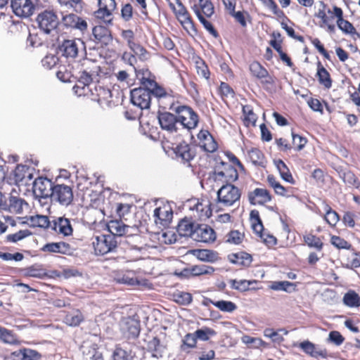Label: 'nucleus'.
<instances>
[{"label":"nucleus","mask_w":360,"mask_h":360,"mask_svg":"<svg viewBox=\"0 0 360 360\" xmlns=\"http://www.w3.org/2000/svg\"><path fill=\"white\" fill-rule=\"evenodd\" d=\"M11 8L17 16L28 18L34 13L36 4L34 0H11Z\"/></svg>","instance_id":"nucleus-22"},{"label":"nucleus","mask_w":360,"mask_h":360,"mask_svg":"<svg viewBox=\"0 0 360 360\" xmlns=\"http://www.w3.org/2000/svg\"><path fill=\"white\" fill-rule=\"evenodd\" d=\"M94 72V71L88 70V69H84L81 71L77 83L75 86V88H82L84 90L86 87L90 91V89L92 88L95 84L92 82V76Z\"/></svg>","instance_id":"nucleus-38"},{"label":"nucleus","mask_w":360,"mask_h":360,"mask_svg":"<svg viewBox=\"0 0 360 360\" xmlns=\"http://www.w3.org/2000/svg\"><path fill=\"white\" fill-rule=\"evenodd\" d=\"M140 322L136 319L128 316L123 318L120 323V331L127 340H134L140 334Z\"/></svg>","instance_id":"nucleus-17"},{"label":"nucleus","mask_w":360,"mask_h":360,"mask_svg":"<svg viewBox=\"0 0 360 360\" xmlns=\"http://www.w3.org/2000/svg\"><path fill=\"white\" fill-rule=\"evenodd\" d=\"M193 221L194 220L193 219H188L187 217L181 219L177 226V231L179 234L181 236L191 238L197 224Z\"/></svg>","instance_id":"nucleus-34"},{"label":"nucleus","mask_w":360,"mask_h":360,"mask_svg":"<svg viewBox=\"0 0 360 360\" xmlns=\"http://www.w3.org/2000/svg\"><path fill=\"white\" fill-rule=\"evenodd\" d=\"M248 200L251 205L264 206L270 202L274 196L271 192L264 188H255L247 194Z\"/></svg>","instance_id":"nucleus-20"},{"label":"nucleus","mask_w":360,"mask_h":360,"mask_svg":"<svg viewBox=\"0 0 360 360\" xmlns=\"http://www.w3.org/2000/svg\"><path fill=\"white\" fill-rule=\"evenodd\" d=\"M158 122L160 128L174 138L183 136L175 113L170 112H158Z\"/></svg>","instance_id":"nucleus-6"},{"label":"nucleus","mask_w":360,"mask_h":360,"mask_svg":"<svg viewBox=\"0 0 360 360\" xmlns=\"http://www.w3.org/2000/svg\"><path fill=\"white\" fill-rule=\"evenodd\" d=\"M207 302L208 303L212 304L218 309L223 312L231 313L237 309V305L231 302L228 300H213L212 299H207Z\"/></svg>","instance_id":"nucleus-48"},{"label":"nucleus","mask_w":360,"mask_h":360,"mask_svg":"<svg viewBox=\"0 0 360 360\" xmlns=\"http://www.w3.org/2000/svg\"><path fill=\"white\" fill-rule=\"evenodd\" d=\"M191 253L202 262H214L217 259V254L207 249H194L191 250Z\"/></svg>","instance_id":"nucleus-44"},{"label":"nucleus","mask_w":360,"mask_h":360,"mask_svg":"<svg viewBox=\"0 0 360 360\" xmlns=\"http://www.w3.org/2000/svg\"><path fill=\"white\" fill-rule=\"evenodd\" d=\"M248 158L251 162L256 166H265V156L261 150L252 148L248 152Z\"/></svg>","instance_id":"nucleus-52"},{"label":"nucleus","mask_w":360,"mask_h":360,"mask_svg":"<svg viewBox=\"0 0 360 360\" xmlns=\"http://www.w3.org/2000/svg\"><path fill=\"white\" fill-rule=\"evenodd\" d=\"M29 166L24 165H18L13 171V178L15 182H21L26 177L30 178L32 174L30 173Z\"/></svg>","instance_id":"nucleus-55"},{"label":"nucleus","mask_w":360,"mask_h":360,"mask_svg":"<svg viewBox=\"0 0 360 360\" xmlns=\"http://www.w3.org/2000/svg\"><path fill=\"white\" fill-rule=\"evenodd\" d=\"M84 318L80 310L72 309L71 311L66 312L64 318L63 323L72 327L78 326Z\"/></svg>","instance_id":"nucleus-39"},{"label":"nucleus","mask_w":360,"mask_h":360,"mask_svg":"<svg viewBox=\"0 0 360 360\" xmlns=\"http://www.w3.org/2000/svg\"><path fill=\"white\" fill-rule=\"evenodd\" d=\"M250 221L253 231L257 236H259L262 240V241L266 245L272 247L276 245V238L272 235L264 233L263 223L260 218L259 212L258 210H251L250 213Z\"/></svg>","instance_id":"nucleus-8"},{"label":"nucleus","mask_w":360,"mask_h":360,"mask_svg":"<svg viewBox=\"0 0 360 360\" xmlns=\"http://www.w3.org/2000/svg\"><path fill=\"white\" fill-rule=\"evenodd\" d=\"M81 350L84 360H104L103 354L95 344L83 345Z\"/></svg>","instance_id":"nucleus-33"},{"label":"nucleus","mask_w":360,"mask_h":360,"mask_svg":"<svg viewBox=\"0 0 360 360\" xmlns=\"http://www.w3.org/2000/svg\"><path fill=\"white\" fill-rule=\"evenodd\" d=\"M173 151L176 160L187 167L191 166V161L194 160L197 155L196 146L189 144L186 141L179 143L173 148Z\"/></svg>","instance_id":"nucleus-10"},{"label":"nucleus","mask_w":360,"mask_h":360,"mask_svg":"<svg viewBox=\"0 0 360 360\" xmlns=\"http://www.w3.org/2000/svg\"><path fill=\"white\" fill-rule=\"evenodd\" d=\"M53 183L46 177H38L33 184L34 193L40 198H48L52 195V191L54 187Z\"/></svg>","instance_id":"nucleus-25"},{"label":"nucleus","mask_w":360,"mask_h":360,"mask_svg":"<svg viewBox=\"0 0 360 360\" xmlns=\"http://www.w3.org/2000/svg\"><path fill=\"white\" fill-rule=\"evenodd\" d=\"M241 191L232 184H224L217 191L218 202L225 207H230L238 202Z\"/></svg>","instance_id":"nucleus-7"},{"label":"nucleus","mask_w":360,"mask_h":360,"mask_svg":"<svg viewBox=\"0 0 360 360\" xmlns=\"http://www.w3.org/2000/svg\"><path fill=\"white\" fill-rule=\"evenodd\" d=\"M147 350L153 357L160 359L163 356L165 347L161 345L160 338L155 336L148 342Z\"/></svg>","instance_id":"nucleus-41"},{"label":"nucleus","mask_w":360,"mask_h":360,"mask_svg":"<svg viewBox=\"0 0 360 360\" xmlns=\"http://www.w3.org/2000/svg\"><path fill=\"white\" fill-rule=\"evenodd\" d=\"M60 24L67 29L78 30L82 33L88 30V24L86 20L75 13H68L63 15Z\"/></svg>","instance_id":"nucleus-23"},{"label":"nucleus","mask_w":360,"mask_h":360,"mask_svg":"<svg viewBox=\"0 0 360 360\" xmlns=\"http://www.w3.org/2000/svg\"><path fill=\"white\" fill-rule=\"evenodd\" d=\"M24 275L29 277L42 278L46 276L45 270L41 266L34 264L24 269Z\"/></svg>","instance_id":"nucleus-60"},{"label":"nucleus","mask_w":360,"mask_h":360,"mask_svg":"<svg viewBox=\"0 0 360 360\" xmlns=\"http://www.w3.org/2000/svg\"><path fill=\"white\" fill-rule=\"evenodd\" d=\"M194 334L197 340L207 341L211 337L216 335L217 332L211 328L204 326L200 329L196 330Z\"/></svg>","instance_id":"nucleus-64"},{"label":"nucleus","mask_w":360,"mask_h":360,"mask_svg":"<svg viewBox=\"0 0 360 360\" xmlns=\"http://www.w3.org/2000/svg\"><path fill=\"white\" fill-rule=\"evenodd\" d=\"M90 91L93 99L97 101L100 104L111 105L112 104L114 105L115 103L111 90L105 86L103 84H101L100 82L95 83L94 86L90 89Z\"/></svg>","instance_id":"nucleus-16"},{"label":"nucleus","mask_w":360,"mask_h":360,"mask_svg":"<svg viewBox=\"0 0 360 360\" xmlns=\"http://www.w3.org/2000/svg\"><path fill=\"white\" fill-rule=\"evenodd\" d=\"M168 2L169 6L173 11L176 18L181 15L188 12L186 6L182 4L181 0H166Z\"/></svg>","instance_id":"nucleus-63"},{"label":"nucleus","mask_w":360,"mask_h":360,"mask_svg":"<svg viewBox=\"0 0 360 360\" xmlns=\"http://www.w3.org/2000/svg\"><path fill=\"white\" fill-rule=\"evenodd\" d=\"M117 240L112 235L101 234L92 238L94 252L97 255H103L112 252L117 248Z\"/></svg>","instance_id":"nucleus-9"},{"label":"nucleus","mask_w":360,"mask_h":360,"mask_svg":"<svg viewBox=\"0 0 360 360\" xmlns=\"http://www.w3.org/2000/svg\"><path fill=\"white\" fill-rule=\"evenodd\" d=\"M229 14L243 28L247 27L248 21L251 22V16L247 11H236L234 10L233 12H231Z\"/></svg>","instance_id":"nucleus-56"},{"label":"nucleus","mask_w":360,"mask_h":360,"mask_svg":"<svg viewBox=\"0 0 360 360\" xmlns=\"http://www.w3.org/2000/svg\"><path fill=\"white\" fill-rule=\"evenodd\" d=\"M197 338L194 333H188L185 335L182 339L181 344L180 345V349L182 352L188 353L192 349H195L197 347Z\"/></svg>","instance_id":"nucleus-50"},{"label":"nucleus","mask_w":360,"mask_h":360,"mask_svg":"<svg viewBox=\"0 0 360 360\" xmlns=\"http://www.w3.org/2000/svg\"><path fill=\"white\" fill-rule=\"evenodd\" d=\"M317 72L316 77L319 82L323 85L326 89H330L332 86L333 80L331 79L329 72L323 67L321 61L316 63Z\"/></svg>","instance_id":"nucleus-40"},{"label":"nucleus","mask_w":360,"mask_h":360,"mask_svg":"<svg viewBox=\"0 0 360 360\" xmlns=\"http://www.w3.org/2000/svg\"><path fill=\"white\" fill-rule=\"evenodd\" d=\"M98 8L94 11L93 17L98 23L112 25L114 13L117 9L116 0H98Z\"/></svg>","instance_id":"nucleus-5"},{"label":"nucleus","mask_w":360,"mask_h":360,"mask_svg":"<svg viewBox=\"0 0 360 360\" xmlns=\"http://www.w3.org/2000/svg\"><path fill=\"white\" fill-rule=\"evenodd\" d=\"M252 77L261 81L264 87L268 88L275 84V77L270 75L268 70L259 62L253 61L249 66Z\"/></svg>","instance_id":"nucleus-19"},{"label":"nucleus","mask_w":360,"mask_h":360,"mask_svg":"<svg viewBox=\"0 0 360 360\" xmlns=\"http://www.w3.org/2000/svg\"><path fill=\"white\" fill-rule=\"evenodd\" d=\"M0 340L11 345H19L21 342L13 331L0 326Z\"/></svg>","instance_id":"nucleus-46"},{"label":"nucleus","mask_w":360,"mask_h":360,"mask_svg":"<svg viewBox=\"0 0 360 360\" xmlns=\"http://www.w3.org/2000/svg\"><path fill=\"white\" fill-rule=\"evenodd\" d=\"M269 288L273 290L278 291L283 290L287 292L296 290L297 285L295 283H292L287 281H273L269 285Z\"/></svg>","instance_id":"nucleus-54"},{"label":"nucleus","mask_w":360,"mask_h":360,"mask_svg":"<svg viewBox=\"0 0 360 360\" xmlns=\"http://www.w3.org/2000/svg\"><path fill=\"white\" fill-rule=\"evenodd\" d=\"M191 238L198 243L211 244L215 242L217 233L210 225L197 224Z\"/></svg>","instance_id":"nucleus-14"},{"label":"nucleus","mask_w":360,"mask_h":360,"mask_svg":"<svg viewBox=\"0 0 360 360\" xmlns=\"http://www.w3.org/2000/svg\"><path fill=\"white\" fill-rule=\"evenodd\" d=\"M193 60L195 64L197 74L200 77L205 78L206 80H209L211 73L205 61L198 56H193Z\"/></svg>","instance_id":"nucleus-45"},{"label":"nucleus","mask_w":360,"mask_h":360,"mask_svg":"<svg viewBox=\"0 0 360 360\" xmlns=\"http://www.w3.org/2000/svg\"><path fill=\"white\" fill-rule=\"evenodd\" d=\"M299 347L312 357L326 358L328 356V352L326 349L317 350L315 345L309 340L300 342Z\"/></svg>","instance_id":"nucleus-36"},{"label":"nucleus","mask_w":360,"mask_h":360,"mask_svg":"<svg viewBox=\"0 0 360 360\" xmlns=\"http://www.w3.org/2000/svg\"><path fill=\"white\" fill-rule=\"evenodd\" d=\"M154 221L157 225L167 227L169 225L173 217V211L170 206H160L154 210Z\"/></svg>","instance_id":"nucleus-28"},{"label":"nucleus","mask_w":360,"mask_h":360,"mask_svg":"<svg viewBox=\"0 0 360 360\" xmlns=\"http://www.w3.org/2000/svg\"><path fill=\"white\" fill-rule=\"evenodd\" d=\"M136 11L131 3H123L121 4L120 18L124 22L131 21Z\"/></svg>","instance_id":"nucleus-57"},{"label":"nucleus","mask_w":360,"mask_h":360,"mask_svg":"<svg viewBox=\"0 0 360 360\" xmlns=\"http://www.w3.org/2000/svg\"><path fill=\"white\" fill-rule=\"evenodd\" d=\"M176 18L187 32H196L194 21L189 12L181 15Z\"/></svg>","instance_id":"nucleus-53"},{"label":"nucleus","mask_w":360,"mask_h":360,"mask_svg":"<svg viewBox=\"0 0 360 360\" xmlns=\"http://www.w3.org/2000/svg\"><path fill=\"white\" fill-rule=\"evenodd\" d=\"M274 164L279 172V174L281 179L283 181L290 184L291 185H295L296 184V181L292 176L291 172L282 160L279 159L275 160Z\"/></svg>","instance_id":"nucleus-42"},{"label":"nucleus","mask_w":360,"mask_h":360,"mask_svg":"<svg viewBox=\"0 0 360 360\" xmlns=\"http://www.w3.org/2000/svg\"><path fill=\"white\" fill-rule=\"evenodd\" d=\"M230 260L232 263L248 267L252 262V257L250 254L245 252H238L233 253L230 255Z\"/></svg>","instance_id":"nucleus-43"},{"label":"nucleus","mask_w":360,"mask_h":360,"mask_svg":"<svg viewBox=\"0 0 360 360\" xmlns=\"http://www.w3.org/2000/svg\"><path fill=\"white\" fill-rule=\"evenodd\" d=\"M82 44L80 39H64L58 46L62 56L67 58H75L79 53V44Z\"/></svg>","instance_id":"nucleus-27"},{"label":"nucleus","mask_w":360,"mask_h":360,"mask_svg":"<svg viewBox=\"0 0 360 360\" xmlns=\"http://www.w3.org/2000/svg\"><path fill=\"white\" fill-rule=\"evenodd\" d=\"M131 230L134 233H128L125 237L124 243H126L130 249L141 251L146 250L148 247L147 238L139 234V229L137 226H131Z\"/></svg>","instance_id":"nucleus-21"},{"label":"nucleus","mask_w":360,"mask_h":360,"mask_svg":"<svg viewBox=\"0 0 360 360\" xmlns=\"http://www.w3.org/2000/svg\"><path fill=\"white\" fill-rule=\"evenodd\" d=\"M266 182L270 188L274 190L275 195L290 198L295 197L298 192V188L292 186H284L273 174H269L266 177Z\"/></svg>","instance_id":"nucleus-15"},{"label":"nucleus","mask_w":360,"mask_h":360,"mask_svg":"<svg viewBox=\"0 0 360 360\" xmlns=\"http://www.w3.org/2000/svg\"><path fill=\"white\" fill-rule=\"evenodd\" d=\"M321 8L315 13V17L319 20V25L333 33L335 25L333 20L336 18L338 27L345 34L353 35L356 33L354 26L347 20L344 19V13L341 8L333 6L332 10L323 2H321Z\"/></svg>","instance_id":"nucleus-1"},{"label":"nucleus","mask_w":360,"mask_h":360,"mask_svg":"<svg viewBox=\"0 0 360 360\" xmlns=\"http://www.w3.org/2000/svg\"><path fill=\"white\" fill-rule=\"evenodd\" d=\"M274 15L278 18H287L285 13L281 10L274 0H259Z\"/></svg>","instance_id":"nucleus-62"},{"label":"nucleus","mask_w":360,"mask_h":360,"mask_svg":"<svg viewBox=\"0 0 360 360\" xmlns=\"http://www.w3.org/2000/svg\"><path fill=\"white\" fill-rule=\"evenodd\" d=\"M211 202L207 198L197 199L191 206V218L193 220H206L212 216Z\"/></svg>","instance_id":"nucleus-12"},{"label":"nucleus","mask_w":360,"mask_h":360,"mask_svg":"<svg viewBox=\"0 0 360 360\" xmlns=\"http://www.w3.org/2000/svg\"><path fill=\"white\" fill-rule=\"evenodd\" d=\"M190 274L193 276L202 275H212L214 272V268L205 264L193 266L190 269Z\"/></svg>","instance_id":"nucleus-59"},{"label":"nucleus","mask_w":360,"mask_h":360,"mask_svg":"<svg viewBox=\"0 0 360 360\" xmlns=\"http://www.w3.org/2000/svg\"><path fill=\"white\" fill-rule=\"evenodd\" d=\"M41 355L29 348H20L4 356V360H39Z\"/></svg>","instance_id":"nucleus-26"},{"label":"nucleus","mask_w":360,"mask_h":360,"mask_svg":"<svg viewBox=\"0 0 360 360\" xmlns=\"http://www.w3.org/2000/svg\"><path fill=\"white\" fill-rule=\"evenodd\" d=\"M109 26L103 23L94 26L90 39L101 47L108 46L112 41V33Z\"/></svg>","instance_id":"nucleus-11"},{"label":"nucleus","mask_w":360,"mask_h":360,"mask_svg":"<svg viewBox=\"0 0 360 360\" xmlns=\"http://www.w3.org/2000/svg\"><path fill=\"white\" fill-rule=\"evenodd\" d=\"M108 229L110 235L122 236H127L128 233H134L131 230V226L126 225L122 220H110L108 223Z\"/></svg>","instance_id":"nucleus-31"},{"label":"nucleus","mask_w":360,"mask_h":360,"mask_svg":"<svg viewBox=\"0 0 360 360\" xmlns=\"http://www.w3.org/2000/svg\"><path fill=\"white\" fill-rule=\"evenodd\" d=\"M274 15L278 18H287L285 13L281 10L274 0H259Z\"/></svg>","instance_id":"nucleus-61"},{"label":"nucleus","mask_w":360,"mask_h":360,"mask_svg":"<svg viewBox=\"0 0 360 360\" xmlns=\"http://www.w3.org/2000/svg\"><path fill=\"white\" fill-rule=\"evenodd\" d=\"M214 160L216 164L211 176L215 182L232 184L238 179V170L233 165L224 162L220 157H216Z\"/></svg>","instance_id":"nucleus-4"},{"label":"nucleus","mask_w":360,"mask_h":360,"mask_svg":"<svg viewBox=\"0 0 360 360\" xmlns=\"http://www.w3.org/2000/svg\"><path fill=\"white\" fill-rule=\"evenodd\" d=\"M55 232L68 236L72 234L73 229L70 221L65 217H58L51 221V228Z\"/></svg>","instance_id":"nucleus-30"},{"label":"nucleus","mask_w":360,"mask_h":360,"mask_svg":"<svg viewBox=\"0 0 360 360\" xmlns=\"http://www.w3.org/2000/svg\"><path fill=\"white\" fill-rule=\"evenodd\" d=\"M199 146L207 153H213L218 148V143L208 130L201 129L197 134Z\"/></svg>","instance_id":"nucleus-29"},{"label":"nucleus","mask_w":360,"mask_h":360,"mask_svg":"<svg viewBox=\"0 0 360 360\" xmlns=\"http://www.w3.org/2000/svg\"><path fill=\"white\" fill-rule=\"evenodd\" d=\"M131 103L141 109H148L151 103V95L150 91L144 88H135L131 90Z\"/></svg>","instance_id":"nucleus-24"},{"label":"nucleus","mask_w":360,"mask_h":360,"mask_svg":"<svg viewBox=\"0 0 360 360\" xmlns=\"http://www.w3.org/2000/svg\"><path fill=\"white\" fill-rule=\"evenodd\" d=\"M191 8L204 28L214 38L219 37V34L214 25L207 20L214 13V6L211 0H196Z\"/></svg>","instance_id":"nucleus-3"},{"label":"nucleus","mask_w":360,"mask_h":360,"mask_svg":"<svg viewBox=\"0 0 360 360\" xmlns=\"http://www.w3.org/2000/svg\"><path fill=\"white\" fill-rule=\"evenodd\" d=\"M323 205L325 211V214H323L324 220L331 227L335 226L340 221V215L335 210H333L326 202H323Z\"/></svg>","instance_id":"nucleus-47"},{"label":"nucleus","mask_w":360,"mask_h":360,"mask_svg":"<svg viewBox=\"0 0 360 360\" xmlns=\"http://www.w3.org/2000/svg\"><path fill=\"white\" fill-rule=\"evenodd\" d=\"M342 302L348 307H360V296L356 291L349 290L344 295Z\"/></svg>","instance_id":"nucleus-51"},{"label":"nucleus","mask_w":360,"mask_h":360,"mask_svg":"<svg viewBox=\"0 0 360 360\" xmlns=\"http://www.w3.org/2000/svg\"><path fill=\"white\" fill-rule=\"evenodd\" d=\"M30 224L34 227L39 228H51V221H49L48 217L44 215H34L30 217Z\"/></svg>","instance_id":"nucleus-58"},{"label":"nucleus","mask_w":360,"mask_h":360,"mask_svg":"<svg viewBox=\"0 0 360 360\" xmlns=\"http://www.w3.org/2000/svg\"><path fill=\"white\" fill-rule=\"evenodd\" d=\"M51 198L61 205L68 206L73 200L72 188L71 186L65 184H56L52 191Z\"/></svg>","instance_id":"nucleus-18"},{"label":"nucleus","mask_w":360,"mask_h":360,"mask_svg":"<svg viewBox=\"0 0 360 360\" xmlns=\"http://www.w3.org/2000/svg\"><path fill=\"white\" fill-rule=\"evenodd\" d=\"M230 286L232 289L236 290L240 292H246L248 290H256L259 289V288L251 287V285L254 283H257L258 281L257 280H236V279H231L229 281Z\"/></svg>","instance_id":"nucleus-35"},{"label":"nucleus","mask_w":360,"mask_h":360,"mask_svg":"<svg viewBox=\"0 0 360 360\" xmlns=\"http://www.w3.org/2000/svg\"><path fill=\"white\" fill-rule=\"evenodd\" d=\"M304 243L310 248H314L317 252H322L324 246L323 238L314 235L312 232H306L303 235Z\"/></svg>","instance_id":"nucleus-37"},{"label":"nucleus","mask_w":360,"mask_h":360,"mask_svg":"<svg viewBox=\"0 0 360 360\" xmlns=\"http://www.w3.org/2000/svg\"><path fill=\"white\" fill-rule=\"evenodd\" d=\"M243 114L244 116L243 124L245 127L255 126L257 115L254 112L253 108L250 105H245L243 106Z\"/></svg>","instance_id":"nucleus-49"},{"label":"nucleus","mask_w":360,"mask_h":360,"mask_svg":"<svg viewBox=\"0 0 360 360\" xmlns=\"http://www.w3.org/2000/svg\"><path fill=\"white\" fill-rule=\"evenodd\" d=\"M41 250L44 252L69 255L71 253L72 248L69 243L60 241L57 243H48L42 247Z\"/></svg>","instance_id":"nucleus-32"},{"label":"nucleus","mask_w":360,"mask_h":360,"mask_svg":"<svg viewBox=\"0 0 360 360\" xmlns=\"http://www.w3.org/2000/svg\"><path fill=\"white\" fill-rule=\"evenodd\" d=\"M37 21L39 27L45 33H50L59 24L56 12L53 9H46L38 14Z\"/></svg>","instance_id":"nucleus-13"},{"label":"nucleus","mask_w":360,"mask_h":360,"mask_svg":"<svg viewBox=\"0 0 360 360\" xmlns=\"http://www.w3.org/2000/svg\"><path fill=\"white\" fill-rule=\"evenodd\" d=\"M168 108L176 115L181 132H190L198 127L199 115L191 107L172 101Z\"/></svg>","instance_id":"nucleus-2"}]
</instances>
